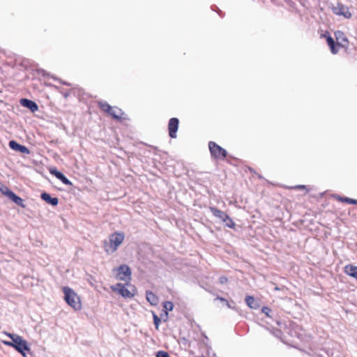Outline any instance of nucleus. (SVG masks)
<instances>
[{
	"label": "nucleus",
	"instance_id": "nucleus-13",
	"mask_svg": "<svg viewBox=\"0 0 357 357\" xmlns=\"http://www.w3.org/2000/svg\"><path fill=\"white\" fill-rule=\"evenodd\" d=\"M20 102L23 107L29 109L32 112H35L38 110L37 103L31 100L22 98Z\"/></svg>",
	"mask_w": 357,
	"mask_h": 357
},
{
	"label": "nucleus",
	"instance_id": "nucleus-26",
	"mask_svg": "<svg viewBox=\"0 0 357 357\" xmlns=\"http://www.w3.org/2000/svg\"><path fill=\"white\" fill-rule=\"evenodd\" d=\"M163 307L165 308V312L167 314L169 311H172L173 310L174 304L171 301H165L163 303Z\"/></svg>",
	"mask_w": 357,
	"mask_h": 357
},
{
	"label": "nucleus",
	"instance_id": "nucleus-28",
	"mask_svg": "<svg viewBox=\"0 0 357 357\" xmlns=\"http://www.w3.org/2000/svg\"><path fill=\"white\" fill-rule=\"evenodd\" d=\"M153 324L156 329L158 328L160 323L161 321L160 318L155 314L154 312L153 313Z\"/></svg>",
	"mask_w": 357,
	"mask_h": 357
},
{
	"label": "nucleus",
	"instance_id": "nucleus-29",
	"mask_svg": "<svg viewBox=\"0 0 357 357\" xmlns=\"http://www.w3.org/2000/svg\"><path fill=\"white\" fill-rule=\"evenodd\" d=\"M261 312L265 314L267 317H271L272 316L271 315V313L272 312V310L267 307V306H264L262 308H261Z\"/></svg>",
	"mask_w": 357,
	"mask_h": 357
},
{
	"label": "nucleus",
	"instance_id": "nucleus-32",
	"mask_svg": "<svg viewBox=\"0 0 357 357\" xmlns=\"http://www.w3.org/2000/svg\"><path fill=\"white\" fill-rule=\"evenodd\" d=\"M3 343L5 344V345H7V346H9V347H12V341H3Z\"/></svg>",
	"mask_w": 357,
	"mask_h": 357
},
{
	"label": "nucleus",
	"instance_id": "nucleus-17",
	"mask_svg": "<svg viewBox=\"0 0 357 357\" xmlns=\"http://www.w3.org/2000/svg\"><path fill=\"white\" fill-rule=\"evenodd\" d=\"M245 302L247 305L252 309L257 310L259 307V301L255 300L252 296H247L245 297Z\"/></svg>",
	"mask_w": 357,
	"mask_h": 357
},
{
	"label": "nucleus",
	"instance_id": "nucleus-14",
	"mask_svg": "<svg viewBox=\"0 0 357 357\" xmlns=\"http://www.w3.org/2000/svg\"><path fill=\"white\" fill-rule=\"evenodd\" d=\"M40 197L43 201L53 206H56L59 204V199L57 197H52L49 193L43 192Z\"/></svg>",
	"mask_w": 357,
	"mask_h": 357
},
{
	"label": "nucleus",
	"instance_id": "nucleus-30",
	"mask_svg": "<svg viewBox=\"0 0 357 357\" xmlns=\"http://www.w3.org/2000/svg\"><path fill=\"white\" fill-rule=\"evenodd\" d=\"M156 357H170V356L165 351H159L156 354Z\"/></svg>",
	"mask_w": 357,
	"mask_h": 357
},
{
	"label": "nucleus",
	"instance_id": "nucleus-16",
	"mask_svg": "<svg viewBox=\"0 0 357 357\" xmlns=\"http://www.w3.org/2000/svg\"><path fill=\"white\" fill-rule=\"evenodd\" d=\"M344 273L357 280V266L348 264L344 267Z\"/></svg>",
	"mask_w": 357,
	"mask_h": 357
},
{
	"label": "nucleus",
	"instance_id": "nucleus-3",
	"mask_svg": "<svg viewBox=\"0 0 357 357\" xmlns=\"http://www.w3.org/2000/svg\"><path fill=\"white\" fill-rule=\"evenodd\" d=\"M113 292L118 294L125 299H131L135 295L136 289L130 283V285H127V282L125 284L116 283L113 285Z\"/></svg>",
	"mask_w": 357,
	"mask_h": 357
},
{
	"label": "nucleus",
	"instance_id": "nucleus-5",
	"mask_svg": "<svg viewBox=\"0 0 357 357\" xmlns=\"http://www.w3.org/2000/svg\"><path fill=\"white\" fill-rule=\"evenodd\" d=\"M208 148L211 157L215 160H225L227 155V151L214 142H209Z\"/></svg>",
	"mask_w": 357,
	"mask_h": 357
},
{
	"label": "nucleus",
	"instance_id": "nucleus-4",
	"mask_svg": "<svg viewBox=\"0 0 357 357\" xmlns=\"http://www.w3.org/2000/svg\"><path fill=\"white\" fill-rule=\"evenodd\" d=\"M113 272H116L115 278L118 280L127 282L130 285L132 280V271L130 268L126 264H121L119 266L113 268Z\"/></svg>",
	"mask_w": 357,
	"mask_h": 357
},
{
	"label": "nucleus",
	"instance_id": "nucleus-23",
	"mask_svg": "<svg viewBox=\"0 0 357 357\" xmlns=\"http://www.w3.org/2000/svg\"><path fill=\"white\" fill-rule=\"evenodd\" d=\"M215 300H219L220 301H221L222 303H223L227 307L229 308H231V309H233V310H236V305H234V302L233 301H231V303L229 301H228L227 299L222 298V297H220L219 296H218L215 298Z\"/></svg>",
	"mask_w": 357,
	"mask_h": 357
},
{
	"label": "nucleus",
	"instance_id": "nucleus-33",
	"mask_svg": "<svg viewBox=\"0 0 357 357\" xmlns=\"http://www.w3.org/2000/svg\"><path fill=\"white\" fill-rule=\"evenodd\" d=\"M296 188H303V189H305V188H306V186H305V185H298Z\"/></svg>",
	"mask_w": 357,
	"mask_h": 357
},
{
	"label": "nucleus",
	"instance_id": "nucleus-12",
	"mask_svg": "<svg viewBox=\"0 0 357 357\" xmlns=\"http://www.w3.org/2000/svg\"><path fill=\"white\" fill-rule=\"evenodd\" d=\"M9 146L12 150H14L15 151H18V152H20L22 153H25V154L30 153V151L26 146L18 144L15 140L10 141Z\"/></svg>",
	"mask_w": 357,
	"mask_h": 357
},
{
	"label": "nucleus",
	"instance_id": "nucleus-1",
	"mask_svg": "<svg viewBox=\"0 0 357 357\" xmlns=\"http://www.w3.org/2000/svg\"><path fill=\"white\" fill-rule=\"evenodd\" d=\"M7 335L12 340V347L21 354L23 357H26V351H31L27 341L17 334L7 333Z\"/></svg>",
	"mask_w": 357,
	"mask_h": 357
},
{
	"label": "nucleus",
	"instance_id": "nucleus-22",
	"mask_svg": "<svg viewBox=\"0 0 357 357\" xmlns=\"http://www.w3.org/2000/svg\"><path fill=\"white\" fill-rule=\"evenodd\" d=\"M336 199L342 202H345L349 204L357 205V199H351L347 197H341L340 195L336 196Z\"/></svg>",
	"mask_w": 357,
	"mask_h": 357
},
{
	"label": "nucleus",
	"instance_id": "nucleus-18",
	"mask_svg": "<svg viewBox=\"0 0 357 357\" xmlns=\"http://www.w3.org/2000/svg\"><path fill=\"white\" fill-rule=\"evenodd\" d=\"M146 297L147 301L151 305H158V301H159L158 297L152 291H146Z\"/></svg>",
	"mask_w": 357,
	"mask_h": 357
},
{
	"label": "nucleus",
	"instance_id": "nucleus-15",
	"mask_svg": "<svg viewBox=\"0 0 357 357\" xmlns=\"http://www.w3.org/2000/svg\"><path fill=\"white\" fill-rule=\"evenodd\" d=\"M210 211L215 218H218L222 222L224 221L225 219L228 215L225 212H224L214 206L210 207Z\"/></svg>",
	"mask_w": 357,
	"mask_h": 357
},
{
	"label": "nucleus",
	"instance_id": "nucleus-20",
	"mask_svg": "<svg viewBox=\"0 0 357 357\" xmlns=\"http://www.w3.org/2000/svg\"><path fill=\"white\" fill-rule=\"evenodd\" d=\"M335 37L336 38L337 42H343L345 43V46L349 43V40L345 36L344 33L342 31H337L335 32Z\"/></svg>",
	"mask_w": 357,
	"mask_h": 357
},
{
	"label": "nucleus",
	"instance_id": "nucleus-6",
	"mask_svg": "<svg viewBox=\"0 0 357 357\" xmlns=\"http://www.w3.org/2000/svg\"><path fill=\"white\" fill-rule=\"evenodd\" d=\"M332 10L335 15L343 16L346 19H350L352 16L349 8L341 3H337L336 6H333Z\"/></svg>",
	"mask_w": 357,
	"mask_h": 357
},
{
	"label": "nucleus",
	"instance_id": "nucleus-8",
	"mask_svg": "<svg viewBox=\"0 0 357 357\" xmlns=\"http://www.w3.org/2000/svg\"><path fill=\"white\" fill-rule=\"evenodd\" d=\"M179 120L178 118L173 117L169 119L168 123L169 135L171 138L176 137V132L178 129Z\"/></svg>",
	"mask_w": 357,
	"mask_h": 357
},
{
	"label": "nucleus",
	"instance_id": "nucleus-27",
	"mask_svg": "<svg viewBox=\"0 0 357 357\" xmlns=\"http://www.w3.org/2000/svg\"><path fill=\"white\" fill-rule=\"evenodd\" d=\"M108 241H105L104 243L105 250L107 252H109V249L112 248V235L109 236Z\"/></svg>",
	"mask_w": 357,
	"mask_h": 357
},
{
	"label": "nucleus",
	"instance_id": "nucleus-10",
	"mask_svg": "<svg viewBox=\"0 0 357 357\" xmlns=\"http://www.w3.org/2000/svg\"><path fill=\"white\" fill-rule=\"evenodd\" d=\"M50 172L52 175H54L56 178L60 180L63 183L68 185H73L72 182L60 171L56 168L50 169Z\"/></svg>",
	"mask_w": 357,
	"mask_h": 357
},
{
	"label": "nucleus",
	"instance_id": "nucleus-2",
	"mask_svg": "<svg viewBox=\"0 0 357 357\" xmlns=\"http://www.w3.org/2000/svg\"><path fill=\"white\" fill-rule=\"evenodd\" d=\"M63 292L64 294V300L68 305L75 310H79L82 308L80 298L74 290L68 287H63Z\"/></svg>",
	"mask_w": 357,
	"mask_h": 357
},
{
	"label": "nucleus",
	"instance_id": "nucleus-36",
	"mask_svg": "<svg viewBox=\"0 0 357 357\" xmlns=\"http://www.w3.org/2000/svg\"><path fill=\"white\" fill-rule=\"evenodd\" d=\"M68 96H69V94H68V93H64V95H63V96H64L65 98H68Z\"/></svg>",
	"mask_w": 357,
	"mask_h": 357
},
{
	"label": "nucleus",
	"instance_id": "nucleus-7",
	"mask_svg": "<svg viewBox=\"0 0 357 357\" xmlns=\"http://www.w3.org/2000/svg\"><path fill=\"white\" fill-rule=\"evenodd\" d=\"M327 44L330 48V50L333 54H337L339 49L338 47H344L345 45L342 44L340 42H335L334 39L330 36L328 33L324 35Z\"/></svg>",
	"mask_w": 357,
	"mask_h": 357
},
{
	"label": "nucleus",
	"instance_id": "nucleus-9",
	"mask_svg": "<svg viewBox=\"0 0 357 357\" xmlns=\"http://www.w3.org/2000/svg\"><path fill=\"white\" fill-rule=\"evenodd\" d=\"M113 120H116L121 123H125L126 121L129 120V118L121 109L113 107Z\"/></svg>",
	"mask_w": 357,
	"mask_h": 357
},
{
	"label": "nucleus",
	"instance_id": "nucleus-35",
	"mask_svg": "<svg viewBox=\"0 0 357 357\" xmlns=\"http://www.w3.org/2000/svg\"><path fill=\"white\" fill-rule=\"evenodd\" d=\"M274 289H275V291H280V290H281L282 289H281L280 287H275L274 288Z\"/></svg>",
	"mask_w": 357,
	"mask_h": 357
},
{
	"label": "nucleus",
	"instance_id": "nucleus-25",
	"mask_svg": "<svg viewBox=\"0 0 357 357\" xmlns=\"http://www.w3.org/2000/svg\"><path fill=\"white\" fill-rule=\"evenodd\" d=\"M0 191L2 194L6 195L8 197L13 192L7 186L3 185L1 183H0Z\"/></svg>",
	"mask_w": 357,
	"mask_h": 357
},
{
	"label": "nucleus",
	"instance_id": "nucleus-34",
	"mask_svg": "<svg viewBox=\"0 0 357 357\" xmlns=\"http://www.w3.org/2000/svg\"><path fill=\"white\" fill-rule=\"evenodd\" d=\"M217 12L218 13V14H219V15H220V17H223V16H224V14H222V11H221V10H218V11H217Z\"/></svg>",
	"mask_w": 357,
	"mask_h": 357
},
{
	"label": "nucleus",
	"instance_id": "nucleus-19",
	"mask_svg": "<svg viewBox=\"0 0 357 357\" xmlns=\"http://www.w3.org/2000/svg\"><path fill=\"white\" fill-rule=\"evenodd\" d=\"M8 198L17 205L22 208H25V205H24V200L13 192H12L11 194L8 196Z\"/></svg>",
	"mask_w": 357,
	"mask_h": 357
},
{
	"label": "nucleus",
	"instance_id": "nucleus-31",
	"mask_svg": "<svg viewBox=\"0 0 357 357\" xmlns=\"http://www.w3.org/2000/svg\"><path fill=\"white\" fill-rule=\"evenodd\" d=\"M228 282V278L225 276H221L219 278V282L222 284H226Z\"/></svg>",
	"mask_w": 357,
	"mask_h": 357
},
{
	"label": "nucleus",
	"instance_id": "nucleus-11",
	"mask_svg": "<svg viewBox=\"0 0 357 357\" xmlns=\"http://www.w3.org/2000/svg\"><path fill=\"white\" fill-rule=\"evenodd\" d=\"M125 238V234L123 231L113 233V252L123 243Z\"/></svg>",
	"mask_w": 357,
	"mask_h": 357
},
{
	"label": "nucleus",
	"instance_id": "nucleus-24",
	"mask_svg": "<svg viewBox=\"0 0 357 357\" xmlns=\"http://www.w3.org/2000/svg\"><path fill=\"white\" fill-rule=\"evenodd\" d=\"M222 222H224L226 227L231 229H235L236 224L229 215L227 216V218L225 219L224 221H222Z\"/></svg>",
	"mask_w": 357,
	"mask_h": 357
},
{
	"label": "nucleus",
	"instance_id": "nucleus-21",
	"mask_svg": "<svg viewBox=\"0 0 357 357\" xmlns=\"http://www.w3.org/2000/svg\"><path fill=\"white\" fill-rule=\"evenodd\" d=\"M98 105L102 111L106 112L109 115H112V106L109 105L107 102L99 101Z\"/></svg>",
	"mask_w": 357,
	"mask_h": 357
}]
</instances>
